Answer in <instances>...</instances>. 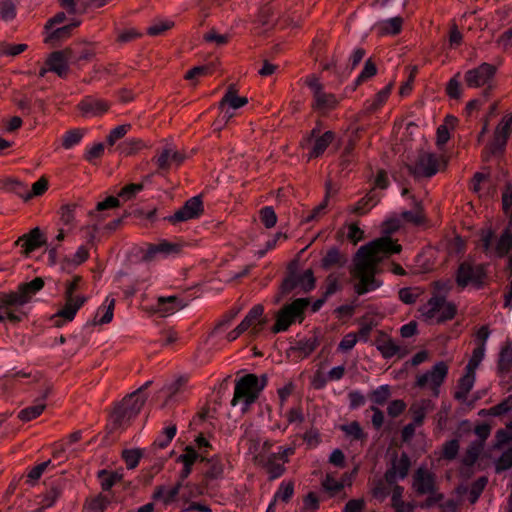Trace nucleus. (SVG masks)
<instances>
[{
    "label": "nucleus",
    "instance_id": "39",
    "mask_svg": "<svg viewBox=\"0 0 512 512\" xmlns=\"http://www.w3.org/2000/svg\"><path fill=\"white\" fill-rule=\"evenodd\" d=\"M512 410V395H509L504 400H502L499 404L490 407L489 409H482L479 412V415L482 416H502L507 414Z\"/></svg>",
    "mask_w": 512,
    "mask_h": 512
},
{
    "label": "nucleus",
    "instance_id": "54",
    "mask_svg": "<svg viewBox=\"0 0 512 512\" xmlns=\"http://www.w3.org/2000/svg\"><path fill=\"white\" fill-rule=\"evenodd\" d=\"M460 444L457 439L446 441L442 447V458L445 460H454L459 452Z\"/></svg>",
    "mask_w": 512,
    "mask_h": 512
},
{
    "label": "nucleus",
    "instance_id": "56",
    "mask_svg": "<svg viewBox=\"0 0 512 512\" xmlns=\"http://www.w3.org/2000/svg\"><path fill=\"white\" fill-rule=\"evenodd\" d=\"M297 278L299 287H301L304 292H309L314 289L315 277L311 269L304 271L301 275H297Z\"/></svg>",
    "mask_w": 512,
    "mask_h": 512
},
{
    "label": "nucleus",
    "instance_id": "11",
    "mask_svg": "<svg viewBox=\"0 0 512 512\" xmlns=\"http://www.w3.org/2000/svg\"><path fill=\"white\" fill-rule=\"evenodd\" d=\"M448 374V365L444 361L437 362L431 370L424 374L417 376L415 386L425 388L429 386L432 394L438 397L440 393V386L446 379Z\"/></svg>",
    "mask_w": 512,
    "mask_h": 512
},
{
    "label": "nucleus",
    "instance_id": "6",
    "mask_svg": "<svg viewBox=\"0 0 512 512\" xmlns=\"http://www.w3.org/2000/svg\"><path fill=\"white\" fill-rule=\"evenodd\" d=\"M309 304L308 298H297L284 305L276 314L275 324L271 328L272 333L277 334L286 331L296 321L301 323Z\"/></svg>",
    "mask_w": 512,
    "mask_h": 512
},
{
    "label": "nucleus",
    "instance_id": "8",
    "mask_svg": "<svg viewBox=\"0 0 512 512\" xmlns=\"http://www.w3.org/2000/svg\"><path fill=\"white\" fill-rule=\"evenodd\" d=\"M485 278V265L476 264L469 260L461 262L455 274L456 284L461 289L466 288L468 285L480 288L482 287Z\"/></svg>",
    "mask_w": 512,
    "mask_h": 512
},
{
    "label": "nucleus",
    "instance_id": "20",
    "mask_svg": "<svg viewBox=\"0 0 512 512\" xmlns=\"http://www.w3.org/2000/svg\"><path fill=\"white\" fill-rule=\"evenodd\" d=\"M109 108L110 104L107 101L93 96H86L78 104V109L83 116H101L106 113Z\"/></svg>",
    "mask_w": 512,
    "mask_h": 512
},
{
    "label": "nucleus",
    "instance_id": "16",
    "mask_svg": "<svg viewBox=\"0 0 512 512\" xmlns=\"http://www.w3.org/2000/svg\"><path fill=\"white\" fill-rule=\"evenodd\" d=\"M374 344L376 349L385 359H390L394 356H398V358H404L409 353L406 348L397 345L390 336L382 331H379Z\"/></svg>",
    "mask_w": 512,
    "mask_h": 512
},
{
    "label": "nucleus",
    "instance_id": "32",
    "mask_svg": "<svg viewBox=\"0 0 512 512\" xmlns=\"http://www.w3.org/2000/svg\"><path fill=\"white\" fill-rule=\"evenodd\" d=\"M474 382L475 371L466 370L465 375H463L458 381V390L455 392L454 398L457 400H465L473 388Z\"/></svg>",
    "mask_w": 512,
    "mask_h": 512
},
{
    "label": "nucleus",
    "instance_id": "38",
    "mask_svg": "<svg viewBox=\"0 0 512 512\" xmlns=\"http://www.w3.org/2000/svg\"><path fill=\"white\" fill-rule=\"evenodd\" d=\"M483 450L484 447L481 442L472 441L467 447L465 454L461 459V463L466 467H472L477 462Z\"/></svg>",
    "mask_w": 512,
    "mask_h": 512
},
{
    "label": "nucleus",
    "instance_id": "50",
    "mask_svg": "<svg viewBox=\"0 0 512 512\" xmlns=\"http://www.w3.org/2000/svg\"><path fill=\"white\" fill-rule=\"evenodd\" d=\"M143 453L140 449H126L122 452V458L128 469H134L138 466Z\"/></svg>",
    "mask_w": 512,
    "mask_h": 512
},
{
    "label": "nucleus",
    "instance_id": "48",
    "mask_svg": "<svg viewBox=\"0 0 512 512\" xmlns=\"http://www.w3.org/2000/svg\"><path fill=\"white\" fill-rule=\"evenodd\" d=\"M76 204H66L60 208V221L65 226L73 227L75 224Z\"/></svg>",
    "mask_w": 512,
    "mask_h": 512
},
{
    "label": "nucleus",
    "instance_id": "63",
    "mask_svg": "<svg viewBox=\"0 0 512 512\" xmlns=\"http://www.w3.org/2000/svg\"><path fill=\"white\" fill-rule=\"evenodd\" d=\"M399 299L405 304H414L420 293L417 288L405 287L401 288L398 292Z\"/></svg>",
    "mask_w": 512,
    "mask_h": 512
},
{
    "label": "nucleus",
    "instance_id": "62",
    "mask_svg": "<svg viewBox=\"0 0 512 512\" xmlns=\"http://www.w3.org/2000/svg\"><path fill=\"white\" fill-rule=\"evenodd\" d=\"M512 467V448L504 451L495 464L496 472L506 471Z\"/></svg>",
    "mask_w": 512,
    "mask_h": 512
},
{
    "label": "nucleus",
    "instance_id": "7",
    "mask_svg": "<svg viewBox=\"0 0 512 512\" xmlns=\"http://www.w3.org/2000/svg\"><path fill=\"white\" fill-rule=\"evenodd\" d=\"M146 402V397L138 395V392H132L122 399L115 407L112 420L114 427H121L131 418L139 414Z\"/></svg>",
    "mask_w": 512,
    "mask_h": 512
},
{
    "label": "nucleus",
    "instance_id": "42",
    "mask_svg": "<svg viewBox=\"0 0 512 512\" xmlns=\"http://www.w3.org/2000/svg\"><path fill=\"white\" fill-rule=\"evenodd\" d=\"M321 262L322 267L327 269L336 265L342 266L346 262V258L337 248L333 247L327 251Z\"/></svg>",
    "mask_w": 512,
    "mask_h": 512
},
{
    "label": "nucleus",
    "instance_id": "59",
    "mask_svg": "<svg viewBox=\"0 0 512 512\" xmlns=\"http://www.w3.org/2000/svg\"><path fill=\"white\" fill-rule=\"evenodd\" d=\"M390 387L388 385H382L371 393V401L377 405H383L390 397Z\"/></svg>",
    "mask_w": 512,
    "mask_h": 512
},
{
    "label": "nucleus",
    "instance_id": "35",
    "mask_svg": "<svg viewBox=\"0 0 512 512\" xmlns=\"http://www.w3.org/2000/svg\"><path fill=\"white\" fill-rule=\"evenodd\" d=\"M334 138L335 134L332 131H326L321 136H318L315 139L309 158H317L321 156L327 147L332 143Z\"/></svg>",
    "mask_w": 512,
    "mask_h": 512
},
{
    "label": "nucleus",
    "instance_id": "28",
    "mask_svg": "<svg viewBox=\"0 0 512 512\" xmlns=\"http://www.w3.org/2000/svg\"><path fill=\"white\" fill-rule=\"evenodd\" d=\"M248 103L247 97H240L237 95V88L235 84H230L227 91L221 101L219 102V108L223 111L226 106L233 109L243 107Z\"/></svg>",
    "mask_w": 512,
    "mask_h": 512
},
{
    "label": "nucleus",
    "instance_id": "29",
    "mask_svg": "<svg viewBox=\"0 0 512 512\" xmlns=\"http://www.w3.org/2000/svg\"><path fill=\"white\" fill-rule=\"evenodd\" d=\"M434 409V403L429 399H421L420 401L414 402L409 408V412L412 415L413 423L421 426L424 422L426 414Z\"/></svg>",
    "mask_w": 512,
    "mask_h": 512
},
{
    "label": "nucleus",
    "instance_id": "30",
    "mask_svg": "<svg viewBox=\"0 0 512 512\" xmlns=\"http://www.w3.org/2000/svg\"><path fill=\"white\" fill-rule=\"evenodd\" d=\"M185 304L176 296L159 297L157 301L158 311L163 316L174 313L175 311L183 308Z\"/></svg>",
    "mask_w": 512,
    "mask_h": 512
},
{
    "label": "nucleus",
    "instance_id": "61",
    "mask_svg": "<svg viewBox=\"0 0 512 512\" xmlns=\"http://www.w3.org/2000/svg\"><path fill=\"white\" fill-rule=\"evenodd\" d=\"M131 129V125L130 124H123V125H119L115 128H113L109 135L107 136V143L112 146L115 144V142L121 138H123L127 133L128 131Z\"/></svg>",
    "mask_w": 512,
    "mask_h": 512
},
{
    "label": "nucleus",
    "instance_id": "10",
    "mask_svg": "<svg viewBox=\"0 0 512 512\" xmlns=\"http://www.w3.org/2000/svg\"><path fill=\"white\" fill-rule=\"evenodd\" d=\"M305 84L309 87L313 95L312 108L316 111H330L338 105L334 94L324 91L323 84L315 75H309L305 79Z\"/></svg>",
    "mask_w": 512,
    "mask_h": 512
},
{
    "label": "nucleus",
    "instance_id": "5",
    "mask_svg": "<svg viewBox=\"0 0 512 512\" xmlns=\"http://www.w3.org/2000/svg\"><path fill=\"white\" fill-rule=\"evenodd\" d=\"M81 281L82 277L75 275L72 280L66 284L64 293L65 305L51 317V321L55 327H62L66 322L72 321L75 318L77 311L87 301V297L84 295H74L75 291L79 288Z\"/></svg>",
    "mask_w": 512,
    "mask_h": 512
},
{
    "label": "nucleus",
    "instance_id": "12",
    "mask_svg": "<svg viewBox=\"0 0 512 512\" xmlns=\"http://www.w3.org/2000/svg\"><path fill=\"white\" fill-rule=\"evenodd\" d=\"M439 158L429 152L421 151L414 164H408L407 169L414 177H432L439 171Z\"/></svg>",
    "mask_w": 512,
    "mask_h": 512
},
{
    "label": "nucleus",
    "instance_id": "17",
    "mask_svg": "<svg viewBox=\"0 0 512 512\" xmlns=\"http://www.w3.org/2000/svg\"><path fill=\"white\" fill-rule=\"evenodd\" d=\"M73 51L65 48L60 51L52 52L46 60L49 71L56 73L59 77L64 78L69 71V61L72 59Z\"/></svg>",
    "mask_w": 512,
    "mask_h": 512
},
{
    "label": "nucleus",
    "instance_id": "2",
    "mask_svg": "<svg viewBox=\"0 0 512 512\" xmlns=\"http://www.w3.org/2000/svg\"><path fill=\"white\" fill-rule=\"evenodd\" d=\"M502 206L509 222L497 237L491 228L482 229L479 234V243L482 251L489 257L503 258L512 248V185L507 184L502 193Z\"/></svg>",
    "mask_w": 512,
    "mask_h": 512
},
{
    "label": "nucleus",
    "instance_id": "55",
    "mask_svg": "<svg viewBox=\"0 0 512 512\" xmlns=\"http://www.w3.org/2000/svg\"><path fill=\"white\" fill-rule=\"evenodd\" d=\"M104 304L106 306L100 307L99 310L105 309V312H104L103 316L99 320L94 322V324L103 325V324H108V323H110L112 321V319H113V311H114V307H115V299L111 298V297H107L105 299Z\"/></svg>",
    "mask_w": 512,
    "mask_h": 512
},
{
    "label": "nucleus",
    "instance_id": "33",
    "mask_svg": "<svg viewBox=\"0 0 512 512\" xmlns=\"http://www.w3.org/2000/svg\"><path fill=\"white\" fill-rule=\"evenodd\" d=\"M401 217L405 222L415 226H420L427 222L422 204L416 201L414 203V208L410 211H403L401 213Z\"/></svg>",
    "mask_w": 512,
    "mask_h": 512
},
{
    "label": "nucleus",
    "instance_id": "3",
    "mask_svg": "<svg viewBox=\"0 0 512 512\" xmlns=\"http://www.w3.org/2000/svg\"><path fill=\"white\" fill-rule=\"evenodd\" d=\"M44 287V280L36 277L28 283H22L16 291L0 292V322L6 319L13 324L21 322L26 314L18 308L28 303Z\"/></svg>",
    "mask_w": 512,
    "mask_h": 512
},
{
    "label": "nucleus",
    "instance_id": "31",
    "mask_svg": "<svg viewBox=\"0 0 512 512\" xmlns=\"http://www.w3.org/2000/svg\"><path fill=\"white\" fill-rule=\"evenodd\" d=\"M497 368L501 374H507L512 370V341H506L502 346Z\"/></svg>",
    "mask_w": 512,
    "mask_h": 512
},
{
    "label": "nucleus",
    "instance_id": "14",
    "mask_svg": "<svg viewBox=\"0 0 512 512\" xmlns=\"http://www.w3.org/2000/svg\"><path fill=\"white\" fill-rule=\"evenodd\" d=\"M204 212L203 202L200 196H194L187 200L184 205L177 210L173 215L166 219L172 223L177 224L191 219L199 218Z\"/></svg>",
    "mask_w": 512,
    "mask_h": 512
},
{
    "label": "nucleus",
    "instance_id": "51",
    "mask_svg": "<svg viewBox=\"0 0 512 512\" xmlns=\"http://www.w3.org/2000/svg\"><path fill=\"white\" fill-rule=\"evenodd\" d=\"M341 430L345 432V434L351 437L353 440H363L366 439L367 435L363 432L360 424L357 421H353L349 424L342 425Z\"/></svg>",
    "mask_w": 512,
    "mask_h": 512
},
{
    "label": "nucleus",
    "instance_id": "26",
    "mask_svg": "<svg viewBox=\"0 0 512 512\" xmlns=\"http://www.w3.org/2000/svg\"><path fill=\"white\" fill-rule=\"evenodd\" d=\"M79 24L80 22L77 21L59 28H52L50 31H45L44 43L57 46L61 41L68 39L72 34V30L78 27Z\"/></svg>",
    "mask_w": 512,
    "mask_h": 512
},
{
    "label": "nucleus",
    "instance_id": "1",
    "mask_svg": "<svg viewBox=\"0 0 512 512\" xmlns=\"http://www.w3.org/2000/svg\"><path fill=\"white\" fill-rule=\"evenodd\" d=\"M401 250V245L389 236L380 237L361 246L354 257V267L351 271L353 276L359 279L354 286L355 292L363 295L378 288L380 283L375 278L378 264L383 257L400 253Z\"/></svg>",
    "mask_w": 512,
    "mask_h": 512
},
{
    "label": "nucleus",
    "instance_id": "41",
    "mask_svg": "<svg viewBox=\"0 0 512 512\" xmlns=\"http://www.w3.org/2000/svg\"><path fill=\"white\" fill-rule=\"evenodd\" d=\"M197 459L204 462L206 460V451L199 454L192 446H186L185 452L177 458V461L181 462L184 466H193Z\"/></svg>",
    "mask_w": 512,
    "mask_h": 512
},
{
    "label": "nucleus",
    "instance_id": "22",
    "mask_svg": "<svg viewBox=\"0 0 512 512\" xmlns=\"http://www.w3.org/2000/svg\"><path fill=\"white\" fill-rule=\"evenodd\" d=\"M179 251L180 246L178 244L162 240L158 244H148L147 248L143 250L142 260L145 262H150L154 260L158 255L167 256L170 254H176Z\"/></svg>",
    "mask_w": 512,
    "mask_h": 512
},
{
    "label": "nucleus",
    "instance_id": "58",
    "mask_svg": "<svg viewBox=\"0 0 512 512\" xmlns=\"http://www.w3.org/2000/svg\"><path fill=\"white\" fill-rule=\"evenodd\" d=\"M186 381V378L179 377L175 381L164 385L162 392H164L167 395L168 400H170L182 390V387L185 385Z\"/></svg>",
    "mask_w": 512,
    "mask_h": 512
},
{
    "label": "nucleus",
    "instance_id": "18",
    "mask_svg": "<svg viewBox=\"0 0 512 512\" xmlns=\"http://www.w3.org/2000/svg\"><path fill=\"white\" fill-rule=\"evenodd\" d=\"M267 321V318L264 316L263 305L257 304L250 309L240 324L246 331L250 329L252 336H257L261 333Z\"/></svg>",
    "mask_w": 512,
    "mask_h": 512
},
{
    "label": "nucleus",
    "instance_id": "43",
    "mask_svg": "<svg viewBox=\"0 0 512 512\" xmlns=\"http://www.w3.org/2000/svg\"><path fill=\"white\" fill-rule=\"evenodd\" d=\"M45 407L46 404L44 402L36 400L34 405L22 409L19 412L18 417L22 421H31L40 416L41 413L44 411Z\"/></svg>",
    "mask_w": 512,
    "mask_h": 512
},
{
    "label": "nucleus",
    "instance_id": "13",
    "mask_svg": "<svg viewBox=\"0 0 512 512\" xmlns=\"http://www.w3.org/2000/svg\"><path fill=\"white\" fill-rule=\"evenodd\" d=\"M496 74V67L489 63H482L476 68L466 71L464 75L465 83L468 87L478 88L489 85Z\"/></svg>",
    "mask_w": 512,
    "mask_h": 512
},
{
    "label": "nucleus",
    "instance_id": "21",
    "mask_svg": "<svg viewBox=\"0 0 512 512\" xmlns=\"http://www.w3.org/2000/svg\"><path fill=\"white\" fill-rule=\"evenodd\" d=\"M436 486L435 475L427 469L420 467L413 475L412 487L419 495H424L427 492H432Z\"/></svg>",
    "mask_w": 512,
    "mask_h": 512
},
{
    "label": "nucleus",
    "instance_id": "9",
    "mask_svg": "<svg viewBox=\"0 0 512 512\" xmlns=\"http://www.w3.org/2000/svg\"><path fill=\"white\" fill-rule=\"evenodd\" d=\"M422 316L426 320H430L436 317L437 323H443L448 320H452L456 313L457 307L452 302H447L445 297L435 295L431 297L428 302L420 309Z\"/></svg>",
    "mask_w": 512,
    "mask_h": 512
},
{
    "label": "nucleus",
    "instance_id": "40",
    "mask_svg": "<svg viewBox=\"0 0 512 512\" xmlns=\"http://www.w3.org/2000/svg\"><path fill=\"white\" fill-rule=\"evenodd\" d=\"M297 287H299L297 275L292 273L283 280L279 293L275 296L274 303L277 304L281 302L284 296L288 295Z\"/></svg>",
    "mask_w": 512,
    "mask_h": 512
},
{
    "label": "nucleus",
    "instance_id": "34",
    "mask_svg": "<svg viewBox=\"0 0 512 512\" xmlns=\"http://www.w3.org/2000/svg\"><path fill=\"white\" fill-rule=\"evenodd\" d=\"M181 482H177L172 488L167 490L164 486H156L153 499L162 500L165 505L172 503L179 494Z\"/></svg>",
    "mask_w": 512,
    "mask_h": 512
},
{
    "label": "nucleus",
    "instance_id": "57",
    "mask_svg": "<svg viewBox=\"0 0 512 512\" xmlns=\"http://www.w3.org/2000/svg\"><path fill=\"white\" fill-rule=\"evenodd\" d=\"M260 219L268 229L273 228L277 223V215L271 206L263 207L260 210Z\"/></svg>",
    "mask_w": 512,
    "mask_h": 512
},
{
    "label": "nucleus",
    "instance_id": "15",
    "mask_svg": "<svg viewBox=\"0 0 512 512\" xmlns=\"http://www.w3.org/2000/svg\"><path fill=\"white\" fill-rule=\"evenodd\" d=\"M411 467V461L406 452H402L399 457L395 455L392 458L391 466L386 470L384 477L389 485H396L398 480H403L408 476Z\"/></svg>",
    "mask_w": 512,
    "mask_h": 512
},
{
    "label": "nucleus",
    "instance_id": "49",
    "mask_svg": "<svg viewBox=\"0 0 512 512\" xmlns=\"http://www.w3.org/2000/svg\"><path fill=\"white\" fill-rule=\"evenodd\" d=\"M488 483V478L485 476L479 477L475 482L472 483L471 489L469 492V502L471 504H475L483 490L485 489Z\"/></svg>",
    "mask_w": 512,
    "mask_h": 512
},
{
    "label": "nucleus",
    "instance_id": "44",
    "mask_svg": "<svg viewBox=\"0 0 512 512\" xmlns=\"http://www.w3.org/2000/svg\"><path fill=\"white\" fill-rule=\"evenodd\" d=\"M145 147H146V145L141 139L132 138V139H128L125 142L121 143L118 146V150L120 151L121 154H123L125 156H130V155L136 154L137 152H139L140 150H142Z\"/></svg>",
    "mask_w": 512,
    "mask_h": 512
},
{
    "label": "nucleus",
    "instance_id": "24",
    "mask_svg": "<svg viewBox=\"0 0 512 512\" xmlns=\"http://www.w3.org/2000/svg\"><path fill=\"white\" fill-rule=\"evenodd\" d=\"M44 244L45 239L39 227L33 228L29 233L19 237L15 242V245L24 247L25 254L31 253Z\"/></svg>",
    "mask_w": 512,
    "mask_h": 512
},
{
    "label": "nucleus",
    "instance_id": "53",
    "mask_svg": "<svg viewBox=\"0 0 512 512\" xmlns=\"http://www.w3.org/2000/svg\"><path fill=\"white\" fill-rule=\"evenodd\" d=\"M485 355V347L483 343H479L478 346L473 350L472 356L466 365L465 370L475 371L480 365Z\"/></svg>",
    "mask_w": 512,
    "mask_h": 512
},
{
    "label": "nucleus",
    "instance_id": "45",
    "mask_svg": "<svg viewBox=\"0 0 512 512\" xmlns=\"http://www.w3.org/2000/svg\"><path fill=\"white\" fill-rule=\"evenodd\" d=\"M85 134L84 129L75 128L67 131L62 137V146L68 150L80 143Z\"/></svg>",
    "mask_w": 512,
    "mask_h": 512
},
{
    "label": "nucleus",
    "instance_id": "4",
    "mask_svg": "<svg viewBox=\"0 0 512 512\" xmlns=\"http://www.w3.org/2000/svg\"><path fill=\"white\" fill-rule=\"evenodd\" d=\"M268 382L267 375L258 377L256 374H246L236 381L234 395L231 400L232 406L241 404L243 413L247 412L250 405L255 403L260 392L265 388Z\"/></svg>",
    "mask_w": 512,
    "mask_h": 512
},
{
    "label": "nucleus",
    "instance_id": "27",
    "mask_svg": "<svg viewBox=\"0 0 512 512\" xmlns=\"http://www.w3.org/2000/svg\"><path fill=\"white\" fill-rule=\"evenodd\" d=\"M512 128L499 123L494 131L493 141L489 145L492 154L502 153L506 147Z\"/></svg>",
    "mask_w": 512,
    "mask_h": 512
},
{
    "label": "nucleus",
    "instance_id": "25",
    "mask_svg": "<svg viewBox=\"0 0 512 512\" xmlns=\"http://www.w3.org/2000/svg\"><path fill=\"white\" fill-rule=\"evenodd\" d=\"M269 474V479L274 480L279 478L285 472V467L282 461L279 459V455H275L274 453L268 455L266 458L257 457L256 458Z\"/></svg>",
    "mask_w": 512,
    "mask_h": 512
},
{
    "label": "nucleus",
    "instance_id": "64",
    "mask_svg": "<svg viewBox=\"0 0 512 512\" xmlns=\"http://www.w3.org/2000/svg\"><path fill=\"white\" fill-rule=\"evenodd\" d=\"M110 504L107 496L99 494L96 498L92 499L88 504L89 512H103Z\"/></svg>",
    "mask_w": 512,
    "mask_h": 512
},
{
    "label": "nucleus",
    "instance_id": "23",
    "mask_svg": "<svg viewBox=\"0 0 512 512\" xmlns=\"http://www.w3.org/2000/svg\"><path fill=\"white\" fill-rule=\"evenodd\" d=\"M184 155L171 147H165L152 160L159 170H168L173 164L179 166L184 161Z\"/></svg>",
    "mask_w": 512,
    "mask_h": 512
},
{
    "label": "nucleus",
    "instance_id": "46",
    "mask_svg": "<svg viewBox=\"0 0 512 512\" xmlns=\"http://www.w3.org/2000/svg\"><path fill=\"white\" fill-rule=\"evenodd\" d=\"M98 478L100 480L101 488L104 491L110 490L117 482L121 480V475L117 472L100 470L98 472Z\"/></svg>",
    "mask_w": 512,
    "mask_h": 512
},
{
    "label": "nucleus",
    "instance_id": "19",
    "mask_svg": "<svg viewBox=\"0 0 512 512\" xmlns=\"http://www.w3.org/2000/svg\"><path fill=\"white\" fill-rule=\"evenodd\" d=\"M319 345V337L316 334H313L295 342V344L289 348L288 354L294 356L298 360H303L310 356Z\"/></svg>",
    "mask_w": 512,
    "mask_h": 512
},
{
    "label": "nucleus",
    "instance_id": "47",
    "mask_svg": "<svg viewBox=\"0 0 512 512\" xmlns=\"http://www.w3.org/2000/svg\"><path fill=\"white\" fill-rule=\"evenodd\" d=\"M17 14V3L15 0H0V18L8 22L15 19Z\"/></svg>",
    "mask_w": 512,
    "mask_h": 512
},
{
    "label": "nucleus",
    "instance_id": "37",
    "mask_svg": "<svg viewBox=\"0 0 512 512\" xmlns=\"http://www.w3.org/2000/svg\"><path fill=\"white\" fill-rule=\"evenodd\" d=\"M378 202L379 198L376 196L373 190H371L351 208V212L358 215H364Z\"/></svg>",
    "mask_w": 512,
    "mask_h": 512
},
{
    "label": "nucleus",
    "instance_id": "60",
    "mask_svg": "<svg viewBox=\"0 0 512 512\" xmlns=\"http://www.w3.org/2000/svg\"><path fill=\"white\" fill-rule=\"evenodd\" d=\"M48 189V180L45 177H41L32 185V189L30 192H27L25 195V201L31 199L34 196L43 195Z\"/></svg>",
    "mask_w": 512,
    "mask_h": 512
},
{
    "label": "nucleus",
    "instance_id": "36",
    "mask_svg": "<svg viewBox=\"0 0 512 512\" xmlns=\"http://www.w3.org/2000/svg\"><path fill=\"white\" fill-rule=\"evenodd\" d=\"M207 463V470L204 473V476L208 480H216L223 477L224 473V464L219 456H213L210 459L204 461Z\"/></svg>",
    "mask_w": 512,
    "mask_h": 512
},
{
    "label": "nucleus",
    "instance_id": "52",
    "mask_svg": "<svg viewBox=\"0 0 512 512\" xmlns=\"http://www.w3.org/2000/svg\"><path fill=\"white\" fill-rule=\"evenodd\" d=\"M294 494V484L292 482L281 483L278 490L274 495L273 502L276 503L277 500H281L285 503L289 502Z\"/></svg>",
    "mask_w": 512,
    "mask_h": 512
}]
</instances>
